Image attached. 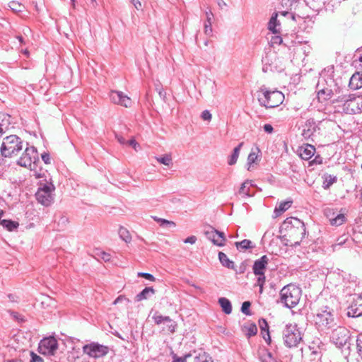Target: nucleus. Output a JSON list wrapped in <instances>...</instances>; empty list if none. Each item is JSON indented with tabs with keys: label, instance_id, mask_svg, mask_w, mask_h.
<instances>
[{
	"label": "nucleus",
	"instance_id": "f257e3e1",
	"mask_svg": "<svg viewBox=\"0 0 362 362\" xmlns=\"http://www.w3.org/2000/svg\"><path fill=\"white\" fill-rule=\"evenodd\" d=\"M11 127L10 116L0 112V139H3L0 152L6 158L17 156L23 147L21 138L16 134L7 135Z\"/></svg>",
	"mask_w": 362,
	"mask_h": 362
},
{
	"label": "nucleus",
	"instance_id": "f03ea898",
	"mask_svg": "<svg viewBox=\"0 0 362 362\" xmlns=\"http://www.w3.org/2000/svg\"><path fill=\"white\" fill-rule=\"evenodd\" d=\"M284 230L287 233L285 235L293 240V243H291L292 246L299 245L306 233L304 223L294 217H289L284 220L281 226V231Z\"/></svg>",
	"mask_w": 362,
	"mask_h": 362
},
{
	"label": "nucleus",
	"instance_id": "7ed1b4c3",
	"mask_svg": "<svg viewBox=\"0 0 362 362\" xmlns=\"http://www.w3.org/2000/svg\"><path fill=\"white\" fill-rule=\"evenodd\" d=\"M316 91L318 100L323 103L331 99L334 95L339 93L340 88L337 86L333 78H320L316 85Z\"/></svg>",
	"mask_w": 362,
	"mask_h": 362
},
{
	"label": "nucleus",
	"instance_id": "20e7f679",
	"mask_svg": "<svg viewBox=\"0 0 362 362\" xmlns=\"http://www.w3.org/2000/svg\"><path fill=\"white\" fill-rule=\"evenodd\" d=\"M262 97L259 95L258 101L266 108H274L281 105L284 99V94L279 90H269L264 86L259 88Z\"/></svg>",
	"mask_w": 362,
	"mask_h": 362
},
{
	"label": "nucleus",
	"instance_id": "39448f33",
	"mask_svg": "<svg viewBox=\"0 0 362 362\" xmlns=\"http://www.w3.org/2000/svg\"><path fill=\"white\" fill-rule=\"evenodd\" d=\"M300 296V288L294 284H288L280 291L281 302L288 308H294L299 303Z\"/></svg>",
	"mask_w": 362,
	"mask_h": 362
},
{
	"label": "nucleus",
	"instance_id": "423d86ee",
	"mask_svg": "<svg viewBox=\"0 0 362 362\" xmlns=\"http://www.w3.org/2000/svg\"><path fill=\"white\" fill-rule=\"evenodd\" d=\"M315 322L318 330L324 332L335 325L333 310L327 306L322 308L315 315Z\"/></svg>",
	"mask_w": 362,
	"mask_h": 362
},
{
	"label": "nucleus",
	"instance_id": "0eeeda50",
	"mask_svg": "<svg viewBox=\"0 0 362 362\" xmlns=\"http://www.w3.org/2000/svg\"><path fill=\"white\" fill-rule=\"evenodd\" d=\"M284 344L288 348L296 347L302 341L303 334L296 324L286 325L282 332Z\"/></svg>",
	"mask_w": 362,
	"mask_h": 362
},
{
	"label": "nucleus",
	"instance_id": "6e6552de",
	"mask_svg": "<svg viewBox=\"0 0 362 362\" xmlns=\"http://www.w3.org/2000/svg\"><path fill=\"white\" fill-rule=\"evenodd\" d=\"M334 103H342V110L346 114L354 115L361 112L358 100L354 94L339 95Z\"/></svg>",
	"mask_w": 362,
	"mask_h": 362
},
{
	"label": "nucleus",
	"instance_id": "1a4fd4ad",
	"mask_svg": "<svg viewBox=\"0 0 362 362\" xmlns=\"http://www.w3.org/2000/svg\"><path fill=\"white\" fill-rule=\"evenodd\" d=\"M330 339L339 348L348 345V349H350L351 334L349 330L344 327L338 326L334 329L332 332Z\"/></svg>",
	"mask_w": 362,
	"mask_h": 362
},
{
	"label": "nucleus",
	"instance_id": "9d476101",
	"mask_svg": "<svg viewBox=\"0 0 362 362\" xmlns=\"http://www.w3.org/2000/svg\"><path fill=\"white\" fill-rule=\"evenodd\" d=\"M54 189V187L52 183L41 185L35 194L38 202L45 206H49L54 201L52 194Z\"/></svg>",
	"mask_w": 362,
	"mask_h": 362
},
{
	"label": "nucleus",
	"instance_id": "9b49d317",
	"mask_svg": "<svg viewBox=\"0 0 362 362\" xmlns=\"http://www.w3.org/2000/svg\"><path fill=\"white\" fill-rule=\"evenodd\" d=\"M84 354L92 358H100L107 354L109 348L98 343L92 342L83 346Z\"/></svg>",
	"mask_w": 362,
	"mask_h": 362
},
{
	"label": "nucleus",
	"instance_id": "f8f14e48",
	"mask_svg": "<svg viewBox=\"0 0 362 362\" xmlns=\"http://www.w3.org/2000/svg\"><path fill=\"white\" fill-rule=\"evenodd\" d=\"M37 159V151L34 146H27L24 153L17 160V164L22 167H31L33 163Z\"/></svg>",
	"mask_w": 362,
	"mask_h": 362
},
{
	"label": "nucleus",
	"instance_id": "ddd939ff",
	"mask_svg": "<svg viewBox=\"0 0 362 362\" xmlns=\"http://www.w3.org/2000/svg\"><path fill=\"white\" fill-rule=\"evenodd\" d=\"M38 349L44 355L54 356L58 349L57 341L53 337L45 338L40 341Z\"/></svg>",
	"mask_w": 362,
	"mask_h": 362
},
{
	"label": "nucleus",
	"instance_id": "4468645a",
	"mask_svg": "<svg viewBox=\"0 0 362 362\" xmlns=\"http://www.w3.org/2000/svg\"><path fill=\"white\" fill-rule=\"evenodd\" d=\"M206 238L211 240L214 245L221 247L224 245L226 240L224 233L216 230L211 226H207L204 231Z\"/></svg>",
	"mask_w": 362,
	"mask_h": 362
},
{
	"label": "nucleus",
	"instance_id": "2eb2a0df",
	"mask_svg": "<svg viewBox=\"0 0 362 362\" xmlns=\"http://www.w3.org/2000/svg\"><path fill=\"white\" fill-rule=\"evenodd\" d=\"M347 315L351 317L362 316V295H354L352 302L348 308Z\"/></svg>",
	"mask_w": 362,
	"mask_h": 362
},
{
	"label": "nucleus",
	"instance_id": "dca6fc26",
	"mask_svg": "<svg viewBox=\"0 0 362 362\" xmlns=\"http://www.w3.org/2000/svg\"><path fill=\"white\" fill-rule=\"evenodd\" d=\"M302 128L301 135L305 139H313L315 134L320 130L318 124L313 118L307 119Z\"/></svg>",
	"mask_w": 362,
	"mask_h": 362
},
{
	"label": "nucleus",
	"instance_id": "f3484780",
	"mask_svg": "<svg viewBox=\"0 0 362 362\" xmlns=\"http://www.w3.org/2000/svg\"><path fill=\"white\" fill-rule=\"evenodd\" d=\"M110 98L113 103L125 107H129L132 105L131 98L122 91L111 90Z\"/></svg>",
	"mask_w": 362,
	"mask_h": 362
},
{
	"label": "nucleus",
	"instance_id": "a211bd4d",
	"mask_svg": "<svg viewBox=\"0 0 362 362\" xmlns=\"http://www.w3.org/2000/svg\"><path fill=\"white\" fill-rule=\"evenodd\" d=\"M325 215L329 219L332 226H339L342 225L346 221L344 214H339L332 209H325Z\"/></svg>",
	"mask_w": 362,
	"mask_h": 362
},
{
	"label": "nucleus",
	"instance_id": "6ab92c4d",
	"mask_svg": "<svg viewBox=\"0 0 362 362\" xmlns=\"http://www.w3.org/2000/svg\"><path fill=\"white\" fill-rule=\"evenodd\" d=\"M269 258L267 255H263L259 259H256L252 267L254 274H262L265 273Z\"/></svg>",
	"mask_w": 362,
	"mask_h": 362
},
{
	"label": "nucleus",
	"instance_id": "aec40b11",
	"mask_svg": "<svg viewBox=\"0 0 362 362\" xmlns=\"http://www.w3.org/2000/svg\"><path fill=\"white\" fill-rule=\"evenodd\" d=\"M154 322L156 325L165 324V323H170L168 331L171 333L175 332L177 324L175 321H173L168 316H163L158 313V312H156L152 317Z\"/></svg>",
	"mask_w": 362,
	"mask_h": 362
},
{
	"label": "nucleus",
	"instance_id": "412c9836",
	"mask_svg": "<svg viewBox=\"0 0 362 362\" xmlns=\"http://www.w3.org/2000/svg\"><path fill=\"white\" fill-rule=\"evenodd\" d=\"M298 153L302 159L308 160L314 156L315 148L313 145L305 144L299 147Z\"/></svg>",
	"mask_w": 362,
	"mask_h": 362
},
{
	"label": "nucleus",
	"instance_id": "4be33fe9",
	"mask_svg": "<svg viewBox=\"0 0 362 362\" xmlns=\"http://www.w3.org/2000/svg\"><path fill=\"white\" fill-rule=\"evenodd\" d=\"M349 86L352 90L362 88V74L356 72L349 80Z\"/></svg>",
	"mask_w": 362,
	"mask_h": 362
},
{
	"label": "nucleus",
	"instance_id": "5701e85b",
	"mask_svg": "<svg viewBox=\"0 0 362 362\" xmlns=\"http://www.w3.org/2000/svg\"><path fill=\"white\" fill-rule=\"evenodd\" d=\"M329 0H305L308 6L315 11H319L323 8Z\"/></svg>",
	"mask_w": 362,
	"mask_h": 362
},
{
	"label": "nucleus",
	"instance_id": "b1692460",
	"mask_svg": "<svg viewBox=\"0 0 362 362\" xmlns=\"http://www.w3.org/2000/svg\"><path fill=\"white\" fill-rule=\"evenodd\" d=\"M155 293V290L153 287H146L144 289H143L139 293H138L136 297L135 300L136 301H141L144 300L148 299L149 297L153 296Z\"/></svg>",
	"mask_w": 362,
	"mask_h": 362
},
{
	"label": "nucleus",
	"instance_id": "393cba45",
	"mask_svg": "<svg viewBox=\"0 0 362 362\" xmlns=\"http://www.w3.org/2000/svg\"><path fill=\"white\" fill-rule=\"evenodd\" d=\"M278 14L274 13L268 23V29L273 33H280V23L277 20Z\"/></svg>",
	"mask_w": 362,
	"mask_h": 362
},
{
	"label": "nucleus",
	"instance_id": "a878e982",
	"mask_svg": "<svg viewBox=\"0 0 362 362\" xmlns=\"http://www.w3.org/2000/svg\"><path fill=\"white\" fill-rule=\"evenodd\" d=\"M218 259L222 266L231 269H235V264L233 261L230 260L227 255L222 252H218Z\"/></svg>",
	"mask_w": 362,
	"mask_h": 362
},
{
	"label": "nucleus",
	"instance_id": "bb28decb",
	"mask_svg": "<svg viewBox=\"0 0 362 362\" xmlns=\"http://www.w3.org/2000/svg\"><path fill=\"white\" fill-rule=\"evenodd\" d=\"M206 21L204 24V33L205 34L209 35L212 33V18H214V14L209 9L208 11H206Z\"/></svg>",
	"mask_w": 362,
	"mask_h": 362
},
{
	"label": "nucleus",
	"instance_id": "cd10ccee",
	"mask_svg": "<svg viewBox=\"0 0 362 362\" xmlns=\"http://www.w3.org/2000/svg\"><path fill=\"white\" fill-rule=\"evenodd\" d=\"M218 303L221 305L222 310L227 315L230 314L232 312V305L230 301L226 298L221 297L218 299Z\"/></svg>",
	"mask_w": 362,
	"mask_h": 362
},
{
	"label": "nucleus",
	"instance_id": "c85d7f7f",
	"mask_svg": "<svg viewBox=\"0 0 362 362\" xmlns=\"http://www.w3.org/2000/svg\"><path fill=\"white\" fill-rule=\"evenodd\" d=\"M243 145V143L241 142L233 149V152L228 160V165H233L236 163L237 160L239 156L240 151Z\"/></svg>",
	"mask_w": 362,
	"mask_h": 362
},
{
	"label": "nucleus",
	"instance_id": "c756f323",
	"mask_svg": "<svg viewBox=\"0 0 362 362\" xmlns=\"http://www.w3.org/2000/svg\"><path fill=\"white\" fill-rule=\"evenodd\" d=\"M0 225L6 228L8 230L12 231L18 227L19 223L11 220L2 219L0 220Z\"/></svg>",
	"mask_w": 362,
	"mask_h": 362
},
{
	"label": "nucleus",
	"instance_id": "7c9ffc66",
	"mask_svg": "<svg viewBox=\"0 0 362 362\" xmlns=\"http://www.w3.org/2000/svg\"><path fill=\"white\" fill-rule=\"evenodd\" d=\"M259 325L262 330V332L263 333V332H266V335L267 336V338L266 336L264 335L263 338L268 344H269L271 342V338L269 332V325L267 322L264 319H261L259 321Z\"/></svg>",
	"mask_w": 362,
	"mask_h": 362
},
{
	"label": "nucleus",
	"instance_id": "2f4dec72",
	"mask_svg": "<svg viewBox=\"0 0 362 362\" xmlns=\"http://www.w3.org/2000/svg\"><path fill=\"white\" fill-rule=\"evenodd\" d=\"M291 201H285L281 202L279 206L275 208L274 213L276 214V216L281 215L282 213H284L291 207Z\"/></svg>",
	"mask_w": 362,
	"mask_h": 362
},
{
	"label": "nucleus",
	"instance_id": "473e14b6",
	"mask_svg": "<svg viewBox=\"0 0 362 362\" xmlns=\"http://www.w3.org/2000/svg\"><path fill=\"white\" fill-rule=\"evenodd\" d=\"M194 362H213L209 354L200 351L194 358Z\"/></svg>",
	"mask_w": 362,
	"mask_h": 362
},
{
	"label": "nucleus",
	"instance_id": "72a5a7b5",
	"mask_svg": "<svg viewBox=\"0 0 362 362\" xmlns=\"http://www.w3.org/2000/svg\"><path fill=\"white\" fill-rule=\"evenodd\" d=\"M261 362H276L272 353L268 350H263L259 355Z\"/></svg>",
	"mask_w": 362,
	"mask_h": 362
},
{
	"label": "nucleus",
	"instance_id": "f704fd0d",
	"mask_svg": "<svg viewBox=\"0 0 362 362\" xmlns=\"http://www.w3.org/2000/svg\"><path fill=\"white\" fill-rule=\"evenodd\" d=\"M118 233L120 238L124 242L129 243L132 240V236L127 228L121 226L119 229Z\"/></svg>",
	"mask_w": 362,
	"mask_h": 362
},
{
	"label": "nucleus",
	"instance_id": "c9c22d12",
	"mask_svg": "<svg viewBox=\"0 0 362 362\" xmlns=\"http://www.w3.org/2000/svg\"><path fill=\"white\" fill-rule=\"evenodd\" d=\"M235 245L238 250H247L254 247V246L252 245V242L247 239H245L240 242H236Z\"/></svg>",
	"mask_w": 362,
	"mask_h": 362
},
{
	"label": "nucleus",
	"instance_id": "e433bc0d",
	"mask_svg": "<svg viewBox=\"0 0 362 362\" xmlns=\"http://www.w3.org/2000/svg\"><path fill=\"white\" fill-rule=\"evenodd\" d=\"M153 219L159 223L160 226L163 228L175 227V223L172 221L158 218L156 216L153 217Z\"/></svg>",
	"mask_w": 362,
	"mask_h": 362
},
{
	"label": "nucleus",
	"instance_id": "4c0bfd02",
	"mask_svg": "<svg viewBox=\"0 0 362 362\" xmlns=\"http://www.w3.org/2000/svg\"><path fill=\"white\" fill-rule=\"evenodd\" d=\"M337 182V177L334 175H325V180L322 184V187L325 189H327L332 185L334 182Z\"/></svg>",
	"mask_w": 362,
	"mask_h": 362
},
{
	"label": "nucleus",
	"instance_id": "58836bf2",
	"mask_svg": "<svg viewBox=\"0 0 362 362\" xmlns=\"http://www.w3.org/2000/svg\"><path fill=\"white\" fill-rule=\"evenodd\" d=\"M244 329L247 330L246 335L248 338L256 335L257 333V327L255 323H251L247 326L245 325Z\"/></svg>",
	"mask_w": 362,
	"mask_h": 362
},
{
	"label": "nucleus",
	"instance_id": "ea45409f",
	"mask_svg": "<svg viewBox=\"0 0 362 362\" xmlns=\"http://www.w3.org/2000/svg\"><path fill=\"white\" fill-rule=\"evenodd\" d=\"M156 159L165 165L170 166L173 165L172 157L170 154H165L160 157H156Z\"/></svg>",
	"mask_w": 362,
	"mask_h": 362
},
{
	"label": "nucleus",
	"instance_id": "a19ab883",
	"mask_svg": "<svg viewBox=\"0 0 362 362\" xmlns=\"http://www.w3.org/2000/svg\"><path fill=\"white\" fill-rule=\"evenodd\" d=\"M8 6L14 12H21L24 8V6L16 1L9 3Z\"/></svg>",
	"mask_w": 362,
	"mask_h": 362
},
{
	"label": "nucleus",
	"instance_id": "79ce46f5",
	"mask_svg": "<svg viewBox=\"0 0 362 362\" xmlns=\"http://www.w3.org/2000/svg\"><path fill=\"white\" fill-rule=\"evenodd\" d=\"M250 306L251 303L250 301L243 302L241 306V312L246 315H251V313L250 311Z\"/></svg>",
	"mask_w": 362,
	"mask_h": 362
},
{
	"label": "nucleus",
	"instance_id": "37998d69",
	"mask_svg": "<svg viewBox=\"0 0 362 362\" xmlns=\"http://www.w3.org/2000/svg\"><path fill=\"white\" fill-rule=\"evenodd\" d=\"M248 184H249V182L247 180L241 185L240 189H239L240 194H243V195H245V196L250 195L249 194V187H247Z\"/></svg>",
	"mask_w": 362,
	"mask_h": 362
},
{
	"label": "nucleus",
	"instance_id": "c03bdc74",
	"mask_svg": "<svg viewBox=\"0 0 362 362\" xmlns=\"http://www.w3.org/2000/svg\"><path fill=\"white\" fill-rule=\"evenodd\" d=\"M257 276V285L260 288V292H262L263 286L265 283L266 277L265 273H262V274H255Z\"/></svg>",
	"mask_w": 362,
	"mask_h": 362
},
{
	"label": "nucleus",
	"instance_id": "a18cd8bd",
	"mask_svg": "<svg viewBox=\"0 0 362 362\" xmlns=\"http://www.w3.org/2000/svg\"><path fill=\"white\" fill-rule=\"evenodd\" d=\"M357 352L362 357V334H359L356 339Z\"/></svg>",
	"mask_w": 362,
	"mask_h": 362
},
{
	"label": "nucleus",
	"instance_id": "49530a36",
	"mask_svg": "<svg viewBox=\"0 0 362 362\" xmlns=\"http://www.w3.org/2000/svg\"><path fill=\"white\" fill-rule=\"evenodd\" d=\"M137 276L139 277H143L147 280H149L151 281H154L156 280V278L151 274L149 273H146V272H139L137 274Z\"/></svg>",
	"mask_w": 362,
	"mask_h": 362
},
{
	"label": "nucleus",
	"instance_id": "de8ad7c7",
	"mask_svg": "<svg viewBox=\"0 0 362 362\" xmlns=\"http://www.w3.org/2000/svg\"><path fill=\"white\" fill-rule=\"evenodd\" d=\"M257 158V156L255 152H251L247 157V164L252 165L255 162Z\"/></svg>",
	"mask_w": 362,
	"mask_h": 362
},
{
	"label": "nucleus",
	"instance_id": "09e8293b",
	"mask_svg": "<svg viewBox=\"0 0 362 362\" xmlns=\"http://www.w3.org/2000/svg\"><path fill=\"white\" fill-rule=\"evenodd\" d=\"M30 356H31L30 362H44V360L41 356L37 355L36 354H35L33 351L30 352Z\"/></svg>",
	"mask_w": 362,
	"mask_h": 362
},
{
	"label": "nucleus",
	"instance_id": "8fccbe9b",
	"mask_svg": "<svg viewBox=\"0 0 362 362\" xmlns=\"http://www.w3.org/2000/svg\"><path fill=\"white\" fill-rule=\"evenodd\" d=\"M190 356H191L190 354H186L183 357H178V356H173V362H186L187 361V358L190 357Z\"/></svg>",
	"mask_w": 362,
	"mask_h": 362
},
{
	"label": "nucleus",
	"instance_id": "3c124183",
	"mask_svg": "<svg viewBox=\"0 0 362 362\" xmlns=\"http://www.w3.org/2000/svg\"><path fill=\"white\" fill-rule=\"evenodd\" d=\"M201 117L203 120L210 121L211 119V114L208 110H204L202 112Z\"/></svg>",
	"mask_w": 362,
	"mask_h": 362
},
{
	"label": "nucleus",
	"instance_id": "603ef678",
	"mask_svg": "<svg viewBox=\"0 0 362 362\" xmlns=\"http://www.w3.org/2000/svg\"><path fill=\"white\" fill-rule=\"evenodd\" d=\"M156 90H157V92H158V95H160V97L163 100H165V96H166V93L165 92L163 88L161 86H156Z\"/></svg>",
	"mask_w": 362,
	"mask_h": 362
},
{
	"label": "nucleus",
	"instance_id": "864d4df0",
	"mask_svg": "<svg viewBox=\"0 0 362 362\" xmlns=\"http://www.w3.org/2000/svg\"><path fill=\"white\" fill-rule=\"evenodd\" d=\"M100 257L105 262H109L110 260V255L105 252H100Z\"/></svg>",
	"mask_w": 362,
	"mask_h": 362
},
{
	"label": "nucleus",
	"instance_id": "5fc2aeb1",
	"mask_svg": "<svg viewBox=\"0 0 362 362\" xmlns=\"http://www.w3.org/2000/svg\"><path fill=\"white\" fill-rule=\"evenodd\" d=\"M42 159L44 161L45 164H49L50 163V157L49 154L47 153H44L42 154Z\"/></svg>",
	"mask_w": 362,
	"mask_h": 362
},
{
	"label": "nucleus",
	"instance_id": "6e6d98bb",
	"mask_svg": "<svg viewBox=\"0 0 362 362\" xmlns=\"http://www.w3.org/2000/svg\"><path fill=\"white\" fill-rule=\"evenodd\" d=\"M131 3L134 5L136 9H141V3L139 0H130Z\"/></svg>",
	"mask_w": 362,
	"mask_h": 362
},
{
	"label": "nucleus",
	"instance_id": "4d7b16f0",
	"mask_svg": "<svg viewBox=\"0 0 362 362\" xmlns=\"http://www.w3.org/2000/svg\"><path fill=\"white\" fill-rule=\"evenodd\" d=\"M263 128L264 132L268 134H272L274 131V128L270 124H264Z\"/></svg>",
	"mask_w": 362,
	"mask_h": 362
},
{
	"label": "nucleus",
	"instance_id": "13d9d810",
	"mask_svg": "<svg viewBox=\"0 0 362 362\" xmlns=\"http://www.w3.org/2000/svg\"><path fill=\"white\" fill-rule=\"evenodd\" d=\"M197 240V238L194 235L189 236L185 240V243L194 244Z\"/></svg>",
	"mask_w": 362,
	"mask_h": 362
},
{
	"label": "nucleus",
	"instance_id": "bf43d9fd",
	"mask_svg": "<svg viewBox=\"0 0 362 362\" xmlns=\"http://www.w3.org/2000/svg\"><path fill=\"white\" fill-rule=\"evenodd\" d=\"M126 144L132 146L134 149H136V146L138 145L134 139H130L129 141H126Z\"/></svg>",
	"mask_w": 362,
	"mask_h": 362
},
{
	"label": "nucleus",
	"instance_id": "052dcab7",
	"mask_svg": "<svg viewBox=\"0 0 362 362\" xmlns=\"http://www.w3.org/2000/svg\"><path fill=\"white\" fill-rule=\"evenodd\" d=\"M116 139H117L118 142L121 144H126V140L124 137L122 136L116 134Z\"/></svg>",
	"mask_w": 362,
	"mask_h": 362
},
{
	"label": "nucleus",
	"instance_id": "680f3d73",
	"mask_svg": "<svg viewBox=\"0 0 362 362\" xmlns=\"http://www.w3.org/2000/svg\"><path fill=\"white\" fill-rule=\"evenodd\" d=\"M217 4L221 8H223V6H227L226 3L223 0H218Z\"/></svg>",
	"mask_w": 362,
	"mask_h": 362
},
{
	"label": "nucleus",
	"instance_id": "e2e57ef3",
	"mask_svg": "<svg viewBox=\"0 0 362 362\" xmlns=\"http://www.w3.org/2000/svg\"><path fill=\"white\" fill-rule=\"evenodd\" d=\"M281 4L283 6L286 7H291L293 5H290V1L289 0H281Z\"/></svg>",
	"mask_w": 362,
	"mask_h": 362
},
{
	"label": "nucleus",
	"instance_id": "0e129e2a",
	"mask_svg": "<svg viewBox=\"0 0 362 362\" xmlns=\"http://www.w3.org/2000/svg\"><path fill=\"white\" fill-rule=\"evenodd\" d=\"M282 42V39L281 37L279 36H276L274 38V42L275 43H279L281 44Z\"/></svg>",
	"mask_w": 362,
	"mask_h": 362
},
{
	"label": "nucleus",
	"instance_id": "69168bd1",
	"mask_svg": "<svg viewBox=\"0 0 362 362\" xmlns=\"http://www.w3.org/2000/svg\"><path fill=\"white\" fill-rule=\"evenodd\" d=\"M123 298H124V297H123V296H120L117 297V298L115 300V301H114L113 304H115V305L117 304V303H118L119 302H120Z\"/></svg>",
	"mask_w": 362,
	"mask_h": 362
},
{
	"label": "nucleus",
	"instance_id": "338daca9",
	"mask_svg": "<svg viewBox=\"0 0 362 362\" xmlns=\"http://www.w3.org/2000/svg\"><path fill=\"white\" fill-rule=\"evenodd\" d=\"M8 298H9V300H10L11 301H12V302L16 301V296H13V295H12V294H9V295L8 296Z\"/></svg>",
	"mask_w": 362,
	"mask_h": 362
},
{
	"label": "nucleus",
	"instance_id": "774afa93",
	"mask_svg": "<svg viewBox=\"0 0 362 362\" xmlns=\"http://www.w3.org/2000/svg\"><path fill=\"white\" fill-rule=\"evenodd\" d=\"M61 221H62V223H66V222H67V221H68V219H67V218H66V217H65V216H62V217L61 218Z\"/></svg>",
	"mask_w": 362,
	"mask_h": 362
}]
</instances>
